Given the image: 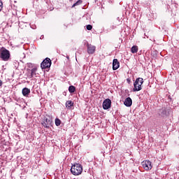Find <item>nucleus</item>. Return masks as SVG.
<instances>
[{"mask_svg":"<svg viewBox=\"0 0 179 179\" xmlns=\"http://www.w3.org/2000/svg\"><path fill=\"white\" fill-rule=\"evenodd\" d=\"M120 68V62L117 59H114L113 61V70L117 71Z\"/></svg>","mask_w":179,"mask_h":179,"instance_id":"10","label":"nucleus"},{"mask_svg":"<svg viewBox=\"0 0 179 179\" xmlns=\"http://www.w3.org/2000/svg\"><path fill=\"white\" fill-rule=\"evenodd\" d=\"M127 82L129 85L131 83V78H127Z\"/></svg>","mask_w":179,"mask_h":179,"instance_id":"21","label":"nucleus"},{"mask_svg":"<svg viewBox=\"0 0 179 179\" xmlns=\"http://www.w3.org/2000/svg\"><path fill=\"white\" fill-rule=\"evenodd\" d=\"M69 1H73V0H69Z\"/></svg>","mask_w":179,"mask_h":179,"instance_id":"26","label":"nucleus"},{"mask_svg":"<svg viewBox=\"0 0 179 179\" xmlns=\"http://www.w3.org/2000/svg\"><path fill=\"white\" fill-rule=\"evenodd\" d=\"M0 58L2 61L8 62L10 59V52L2 47L0 50Z\"/></svg>","mask_w":179,"mask_h":179,"instance_id":"2","label":"nucleus"},{"mask_svg":"<svg viewBox=\"0 0 179 179\" xmlns=\"http://www.w3.org/2000/svg\"><path fill=\"white\" fill-rule=\"evenodd\" d=\"M51 59L46 57L41 64V68L42 69H47L48 68H51Z\"/></svg>","mask_w":179,"mask_h":179,"instance_id":"4","label":"nucleus"},{"mask_svg":"<svg viewBox=\"0 0 179 179\" xmlns=\"http://www.w3.org/2000/svg\"><path fill=\"white\" fill-rule=\"evenodd\" d=\"M67 59H69V57H67Z\"/></svg>","mask_w":179,"mask_h":179,"instance_id":"24","label":"nucleus"},{"mask_svg":"<svg viewBox=\"0 0 179 179\" xmlns=\"http://www.w3.org/2000/svg\"><path fill=\"white\" fill-rule=\"evenodd\" d=\"M103 110H108V108H111V100L110 99H106L103 101Z\"/></svg>","mask_w":179,"mask_h":179,"instance_id":"9","label":"nucleus"},{"mask_svg":"<svg viewBox=\"0 0 179 179\" xmlns=\"http://www.w3.org/2000/svg\"><path fill=\"white\" fill-rule=\"evenodd\" d=\"M144 170H146L147 171L149 170H152V162L149 160L143 161L141 163Z\"/></svg>","mask_w":179,"mask_h":179,"instance_id":"7","label":"nucleus"},{"mask_svg":"<svg viewBox=\"0 0 179 179\" xmlns=\"http://www.w3.org/2000/svg\"><path fill=\"white\" fill-rule=\"evenodd\" d=\"M55 122L56 127H59V125H61V120H59V118H56Z\"/></svg>","mask_w":179,"mask_h":179,"instance_id":"17","label":"nucleus"},{"mask_svg":"<svg viewBox=\"0 0 179 179\" xmlns=\"http://www.w3.org/2000/svg\"><path fill=\"white\" fill-rule=\"evenodd\" d=\"M63 94H64V96H66V92H64Z\"/></svg>","mask_w":179,"mask_h":179,"instance_id":"23","label":"nucleus"},{"mask_svg":"<svg viewBox=\"0 0 179 179\" xmlns=\"http://www.w3.org/2000/svg\"><path fill=\"white\" fill-rule=\"evenodd\" d=\"M138 48L136 45H133L131 48L132 54H136L138 52Z\"/></svg>","mask_w":179,"mask_h":179,"instance_id":"14","label":"nucleus"},{"mask_svg":"<svg viewBox=\"0 0 179 179\" xmlns=\"http://www.w3.org/2000/svg\"><path fill=\"white\" fill-rule=\"evenodd\" d=\"M82 0H78L77 1L73 6H72V8H75V6H78L79 5H81L82 3Z\"/></svg>","mask_w":179,"mask_h":179,"instance_id":"18","label":"nucleus"},{"mask_svg":"<svg viewBox=\"0 0 179 179\" xmlns=\"http://www.w3.org/2000/svg\"><path fill=\"white\" fill-rule=\"evenodd\" d=\"M73 102L72 101H67L66 102V108H70L71 107H73Z\"/></svg>","mask_w":179,"mask_h":179,"instance_id":"15","label":"nucleus"},{"mask_svg":"<svg viewBox=\"0 0 179 179\" xmlns=\"http://www.w3.org/2000/svg\"><path fill=\"white\" fill-rule=\"evenodd\" d=\"M83 171V166L79 163H75L71 166V173L73 176H80Z\"/></svg>","mask_w":179,"mask_h":179,"instance_id":"1","label":"nucleus"},{"mask_svg":"<svg viewBox=\"0 0 179 179\" xmlns=\"http://www.w3.org/2000/svg\"><path fill=\"white\" fill-rule=\"evenodd\" d=\"M87 51L90 55L94 54L96 52V46L90 43H87Z\"/></svg>","mask_w":179,"mask_h":179,"instance_id":"8","label":"nucleus"},{"mask_svg":"<svg viewBox=\"0 0 179 179\" xmlns=\"http://www.w3.org/2000/svg\"><path fill=\"white\" fill-rule=\"evenodd\" d=\"M22 93L24 97H29V94H30V89L24 87L22 90Z\"/></svg>","mask_w":179,"mask_h":179,"instance_id":"12","label":"nucleus"},{"mask_svg":"<svg viewBox=\"0 0 179 179\" xmlns=\"http://www.w3.org/2000/svg\"><path fill=\"white\" fill-rule=\"evenodd\" d=\"M36 72H37V68H34L31 70V74L29 76L30 79L36 76Z\"/></svg>","mask_w":179,"mask_h":179,"instance_id":"13","label":"nucleus"},{"mask_svg":"<svg viewBox=\"0 0 179 179\" xmlns=\"http://www.w3.org/2000/svg\"><path fill=\"white\" fill-rule=\"evenodd\" d=\"M52 122V120L50 117H44L43 122H42V125L44 127V128H50V127H51Z\"/></svg>","mask_w":179,"mask_h":179,"instance_id":"6","label":"nucleus"},{"mask_svg":"<svg viewBox=\"0 0 179 179\" xmlns=\"http://www.w3.org/2000/svg\"><path fill=\"white\" fill-rule=\"evenodd\" d=\"M158 114L160 117L166 118V117H169V115H170V109L167 108H162L159 110Z\"/></svg>","mask_w":179,"mask_h":179,"instance_id":"5","label":"nucleus"},{"mask_svg":"<svg viewBox=\"0 0 179 179\" xmlns=\"http://www.w3.org/2000/svg\"><path fill=\"white\" fill-rule=\"evenodd\" d=\"M2 86V81L0 80V87Z\"/></svg>","mask_w":179,"mask_h":179,"instance_id":"22","label":"nucleus"},{"mask_svg":"<svg viewBox=\"0 0 179 179\" xmlns=\"http://www.w3.org/2000/svg\"><path fill=\"white\" fill-rule=\"evenodd\" d=\"M69 93H75L76 92V88L73 85H71L69 87Z\"/></svg>","mask_w":179,"mask_h":179,"instance_id":"16","label":"nucleus"},{"mask_svg":"<svg viewBox=\"0 0 179 179\" xmlns=\"http://www.w3.org/2000/svg\"><path fill=\"white\" fill-rule=\"evenodd\" d=\"M32 29H34V27H31Z\"/></svg>","mask_w":179,"mask_h":179,"instance_id":"25","label":"nucleus"},{"mask_svg":"<svg viewBox=\"0 0 179 179\" xmlns=\"http://www.w3.org/2000/svg\"><path fill=\"white\" fill-rule=\"evenodd\" d=\"M142 85H143V78H136L134 83V88L133 89V92H139L140 90H142Z\"/></svg>","mask_w":179,"mask_h":179,"instance_id":"3","label":"nucleus"},{"mask_svg":"<svg viewBox=\"0 0 179 179\" xmlns=\"http://www.w3.org/2000/svg\"><path fill=\"white\" fill-rule=\"evenodd\" d=\"M124 104L126 107H131V106H132V99H131V97H127L124 100Z\"/></svg>","mask_w":179,"mask_h":179,"instance_id":"11","label":"nucleus"},{"mask_svg":"<svg viewBox=\"0 0 179 179\" xmlns=\"http://www.w3.org/2000/svg\"><path fill=\"white\" fill-rule=\"evenodd\" d=\"M87 30H92V29H93V26H92L91 24H88L86 27Z\"/></svg>","mask_w":179,"mask_h":179,"instance_id":"19","label":"nucleus"},{"mask_svg":"<svg viewBox=\"0 0 179 179\" xmlns=\"http://www.w3.org/2000/svg\"><path fill=\"white\" fill-rule=\"evenodd\" d=\"M3 8V3H2V1H0V12L1 10H2Z\"/></svg>","mask_w":179,"mask_h":179,"instance_id":"20","label":"nucleus"}]
</instances>
